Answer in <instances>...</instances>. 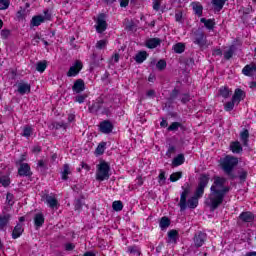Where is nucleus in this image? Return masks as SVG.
<instances>
[{
	"instance_id": "obj_1",
	"label": "nucleus",
	"mask_w": 256,
	"mask_h": 256,
	"mask_svg": "<svg viewBox=\"0 0 256 256\" xmlns=\"http://www.w3.org/2000/svg\"><path fill=\"white\" fill-rule=\"evenodd\" d=\"M227 183V178L225 177H214V182L212 186L210 187V194L206 201L208 207L212 211H215V209H219L221 205H223V201H225V196L229 191H231L230 186H225Z\"/></svg>"
},
{
	"instance_id": "obj_2",
	"label": "nucleus",
	"mask_w": 256,
	"mask_h": 256,
	"mask_svg": "<svg viewBox=\"0 0 256 256\" xmlns=\"http://www.w3.org/2000/svg\"><path fill=\"white\" fill-rule=\"evenodd\" d=\"M209 174H201L198 182V186L195 190V193L192 197H190L188 200H186V205L188 209H197L199 205V199L203 197L205 193V187L209 185Z\"/></svg>"
},
{
	"instance_id": "obj_3",
	"label": "nucleus",
	"mask_w": 256,
	"mask_h": 256,
	"mask_svg": "<svg viewBox=\"0 0 256 256\" xmlns=\"http://www.w3.org/2000/svg\"><path fill=\"white\" fill-rule=\"evenodd\" d=\"M238 164L239 159H237V157L227 155L222 159L220 166L228 177H230L231 179H237V176L233 174V169H235V167H237Z\"/></svg>"
},
{
	"instance_id": "obj_4",
	"label": "nucleus",
	"mask_w": 256,
	"mask_h": 256,
	"mask_svg": "<svg viewBox=\"0 0 256 256\" xmlns=\"http://www.w3.org/2000/svg\"><path fill=\"white\" fill-rule=\"evenodd\" d=\"M111 106H108L107 103H105V100L103 97H98L89 107L88 111L92 113L93 115H107L109 116V113H111Z\"/></svg>"
},
{
	"instance_id": "obj_5",
	"label": "nucleus",
	"mask_w": 256,
	"mask_h": 256,
	"mask_svg": "<svg viewBox=\"0 0 256 256\" xmlns=\"http://www.w3.org/2000/svg\"><path fill=\"white\" fill-rule=\"evenodd\" d=\"M182 193L180 194V202L178 203V206L180 207V211H186L187 210V197L191 195V184L189 182H186L182 187Z\"/></svg>"
},
{
	"instance_id": "obj_6",
	"label": "nucleus",
	"mask_w": 256,
	"mask_h": 256,
	"mask_svg": "<svg viewBox=\"0 0 256 256\" xmlns=\"http://www.w3.org/2000/svg\"><path fill=\"white\" fill-rule=\"evenodd\" d=\"M109 171H111V166H109V163L105 161L101 162L96 171V180L105 181L106 179H109Z\"/></svg>"
},
{
	"instance_id": "obj_7",
	"label": "nucleus",
	"mask_w": 256,
	"mask_h": 256,
	"mask_svg": "<svg viewBox=\"0 0 256 256\" xmlns=\"http://www.w3.org/2000/svg\"><path fill=\"white\" fill-rule=\"evenodd\" d=\"M192 41L195 45H198V47L202 49V47L207 45V36L203 30L197 29L192 32Z\"/></svg>"
},
{
	"instance_id": "obj_8",
	"label": "nucleus",
	"mask_w": 256,
	"mask_h": 256,
	"mask_svg": "<svg viewBox=\"0 0 256 256\" xmlns=\"http://www.w3.org/2000/svg\"><path fill=\"white\" fill-rule=\"evenodd\" d=\"M106 15L104 13L99 14L96 21V31L97 33H104L107 31V21L105 20Z\"/></svg>"
},
{
	"instance_id": "obj_9",
	"label": "nucleus",
	"mask_w": 256,
	"mask_h": 256,
	"mask_svg": "<svg viewBox=\"0 0 256 256\" xmlns=\"http://www.w3.org/2000/svg\"><path fill=\"white\" fill-rule=\"evenodd\" d=\"M83 69V63L77 60L73 66H71L67 72V77H77Z\"/></svg>"
},
{
	"instance_id": "obj_10",
	"label": "nucleus",
	"mask_w": 256,
	"mask_h": 256,
	"mask_svg": "<svg viewBox=\"0 0 256 256\" xmlns=\"http://www.w3.org/2000/svg\"><path fill=\"white\" fill-rule=\"evenodd\" d=\"M207 240V234L200 231L194 235V245L199 249V247H203L205 241Z\"/></svg>"
},
{
	"instance_id": "obj_11",
	"label": "nucleus",
	"mask_w": 256,
	"mask_h": 256,
	"mask_svg": "<svg viewBox=\"0 0 256 256\" xmlns=\"http://www.w3.org/2000/svg\"><path fill=\"white\" fill-rule=\"evenodd\" d=\"M18 175L20 177H31V175H33V172H31V166L27 163L20 164V167L18 168Z\"/></svg>"
},
{
	"instance_id": "obj_12",
	"label": "nucleus",
	"mask_w": 256,
	"mask_h": 256,
	"mask_svg": "<svg viewBox=\"0 0 256 256\" xmlns=\"http://www.w3.org/2000/svg\"><path fill=\"white\" fill-rule=\"evenodd\" d=\"M11 221V214H0V231H7V225Z\"/></svg>"
},
{
	"instance_id": "obj_13",
	"label": "nucleus",
	"mask_w": 256,
	"mask_h": 256,
	"mask_svg": "<svg viewBox=\"0 0 256 256\" xmlns=\"http://www.w3.org/2000/svg\"><path fill=\"white\" fill-rule=\"evenodd\" d=\"M239 219L243 223H252V221L255 220V214H253V212L250 211L242 212L239 215Z\"/></svg>"
},
{
	"instance_id": "obj_14",
	"label": "nucleus",
	"mask_w": 256,
	"mask_h": 256,
	"mask_svg": "<svg viewBox=\"0 0 256 256\" xmlns=\"http://www.w3.org/2000/svg\"><path fill=\"white\" fill-rule=\"evenodd\" d=\"M101 133L109 134L113 131V123L109 120H104L100 123Z\"/></svg>"
},
{
	"instance_id": "obj_15",
	"label": "nucleus",
	"mask_w": 256,
	"mask_h": 256,
	"mask_svg": "<svg viewBox=\"0 0 256 256\" xmlns=\"http://www.w3.org/2000/svg\"><path fill=\"white\" fill-rule=\"evenodd\" d=\"M85 89V81H83V79H77L74 82V85L72 86V91L74 93H83V90Z\"/></svg>"
},
{
	"instance_id": "obj_16",
	"label": "nucleus",
	"mask_w": 256,
	"mask_h": 256,
	"mask_svg": "<svg viewBox=\"0 0 256 256\" xmlns=\"http://www.w3.org/2000/svg\"><path fill=\"white\" fill-rule=\"evenodd\" d=\"M242 73H243V75H246V77H253V73H256V64L251 63V64L246 65L242 69Z\"/></svg>"
},
{
	"instance_id": "obj_17",
	"label": "nucleus",
	"mask_w": 256,
	"mask_h": 256,
	"mask_svg": "<svg viewBox=\"0 0 256 256\" xmlns=\"http://www.w3.org/2000/svg\"><path fill=\"white\" fill-rule=\"evenodd\" d=\"M233 101H236L237 105L245 99V91L241 90V88H237L232 96Z\"/></svg>"
},
{
	"instance_id": "obj_18",
	"label": "nucleus",
	"mask_w": 256,
	"mask_h": 256,
	"mask_svg": "<svg viewBox=\"0 0 256 256\" xmlns=\"http://www.w3.org/2000/svg\"><path fill=\"white\" fill-rule=\"evenodd\" d=\"M161 45V39L160 38H150L146 41V47L148 49H157Z\"/></svg>"
},
{
	"instance_id": "obj_19",
	"label": "nucleus",
	"mask_w": 256,
	"mask_h": 256,
	"mask_svg": "<svg viewBox=\"0 0 256 256\" xmlns=\"http://www.w3.org/2000/svg\"><path fill=\"white\" fill-rule=\"evenodd\" d=\"M23 231V225L18 223L13 229L12 239H19L23 235Z\"/></svg>"
},
{
	"instance_id": "obj_20",
	"label": "nucleus",
	"mask_w": 256,
	"mask_h": 256,
	"mask_svg": "<svg viewBox=\"0 0 256 256\" xmlns=\"http://www.w3.org/2000/svg\"><path fill=\"white\" fill-rule=\"evenodd\" d=\"M200 22L203 23L209 31H213L215 29V19L201 18Z\"/></svg>"
},
{
	"instance_id": "obj_21",
	"label": "nucleus",
	"mask_w": 256,
	"mask_h": 256,
	"mask_svg": "<svg viewBox=\"0 0 256 256\" xmlns=\"http://www.w3.org/2000/svg\"><path fill=\"white\" fill-rule=\"evenodd\" d=\"M41 23H45V19L41 15H36L31 19L30 27H39Z\"/></svg>"
},
{
	"instance_id": "obj_22",
	"label": "nucleus",
	"mask_w": 256,
	"mask_h": 256,
	"mask_svg": "<svg viewBox=\"0 0 256 256\" xmlns=\"http://www.w3.org/2000/svg\"><path fill=\"white\" fill-rule=\"evenodd\" d=\"M43 223H45V216L43 213H37L34 216V225L35 227H43Z\"/></svg>"
},
{
	"instance_id": "obj_23",
	"label": "nucleus",
	"mask_w": 256,
	"mask_h": 256,
	"mask_svg": "<svg viewBox=\"0 0 256 256\" xmlns=\"http://www.w3.org/2000/svg\"><path fill=\"white\" fill-rule=\"evenodd\" d=\"M85 196L81 195L80 198L75 199L74 201V209L75 211H81L83 209V206L85 205Z\"/></svg>"
},
{
	"instance_id": "obj_24",
	"label": "nucleus",
	"mask_w": 256,
	"mask_h": 256,
	"mask_svg": "<svg viewBox=\"0 0 256 256\" xmlns=\"http://www.w3.org/2000/svg\"><path fill=\"white\" fill-rule=\"evenodd\" d=\"M18 93H20V95H25V93H31V85L27 83H20L18 85Z\"/></svg>"
},
{
	"instance_id": "obj_25",
	"label": "nucleus",
	"mask_w": 256,
	"mask_h": 256,
	"mask_svg": "<svg viewBox=\"0 0 256 256\" xmlns=\"http://www.w3.org/2000/svg\"><path fill=\"white\" fill-rule=\"evenodd\" d=\"M147 57H149V54L147 53V51H140L136 54L134 59L136 63L141 64L147 59Z\"/></svg>"
},
{
	"instance_id": "obj_26",
	"label": "nucleus",
	"mask_w": 256,
	"mask_h": 256,
	"mask_svg": "<svg viewBox=\"0 0 256 256\" xmlns=\"http://www.w3.org/2000/svg\"><path fill=\"white\" fill-rule=\"evenodd\" d=\"M179 238V232L177 230H170L168 232V243H177V239Z\"/></svg>"
},
{
	"instance_id": "obj_27",
	"label": "nucleus",
	"mask_w": 256,
	"mask_h": 256,
	"mask_svg": "<svg viewBox=\"0 0 256 256\" xmlns=\"http://www.w3.org/2000/svg\"><path fill=\"white\" fill-rule=\"evenodd\" d=\"M192 9H193L195 15H198V17H201L203 15V5H201V3L193 2Z\"/></svg>"
},
{
	"instance_id": "obj_28",
	"label": "nucleus",
	"mask_w": 256,
	"mask_h": 256,
	"mask_svg": "<svg viewBox=\"0 0 256 256\" xmlns=\"http://www.w3.org/2000/svg\"><path fill=\"white\" fill-rule=\"evenodd\" d=\"M69 175H71V168L69 167V164H64L63 170L61 171L62 180L67 181V179H69Z\"/></svg>"
},
{
	"instance_id": "obj_29",
	"label": "nucleus",
	"mask_w": 256,
	"mask_h": 256,
	"mask_svg": "<svg viewBox=\"0 0 256 256\" xmlns=\"http://www.w3.org/2000/svg\"><path fill=\"white\" fill-rule=\"evenodd\" d=\"M230 150L232 151V153H242L243 147L241 146V143L239 141H235L230 144Z\"/></svg>"
},
{
	"instance_id": "obj_30",
	"label": "nucleus",
	"mask_w": 256,
	"mask_h": 256,
	"mask_svg": "<svg viewBox=\"0 0 256 256\" xmlns=\"http://www.w3.org/2000/svg\"><path fill=\"white\" fill-rule=\"evenodd\" d=\"M229 1V0H212L211 3L214 7V10L216 11H221V9H223V7H225V2Z\"/></svg>"
},
{
	"instance_id": "obj_31",
	"label": "nucleus",
	"mask_w": 256,
	"mask_h": 256,
	"mask_svg": "<svg viewBox=\"0 0 256 256\" xmlns=\"http://www.w3.org/2000/svg\"><path fill=\"white\" fill-rule=\"evenodd\" d=\"M46 203L50 209H55V207L59 205V202L56 200V198L50 195H46Z\"/></svg>"
},
{
	"instance_id": "obj_32",
	"label": "nucleus",
	"mask_w": 256,
	"mask_h": 256,
	"mask_svg": "<svg viewBox=\"0 0 256 256\" xmlns=\"http://www.w3.org/2000/svg\"><path fill=\"white\" fill-rule=\"evenodd\" d=\"M240 139L244 147H249V130H244L240 133Z\"/></svg>"
},
{
	"instance_id": "obj_33",
	"label": "nucleus",
	"mask_w": 256,
	"mask_h": 256,
	"mask_svg": "<svg viewBox=\"0 0 256 256\" xmlns=\"http://www.w3.org/2000/svg\"><path fill=\"white\" fill-rule=\"evenodd\" d=\"M185 163V155L178 154L172 161V165L174 167H179V165H183Z\"/></svg>"
},
{
	"instance_id": "obj_34",
	"label": "nucleus",
	"mask_w": 256,
	"mask_h": 256,
	"mask_svg": "<svg viewBox=\"0 0 256 256\" xmlns=\"http://www.w3.org/2000/svg\"><path fill=\"white\" fill-rule=\"evenodd\" d=\"M236 49L237 48L235 47V45H231L228 51L224 52V59H226V61H229V59H231V57H233V55L235 54Z\"/></svg>"
},
{
	"instance_id": "obj_35",
	"label": "nucleus",
	"mask_w": 256,
	"mask_h": 256,
	"mask_svg": "<svg viewBox=\"0 0 256 256\" xmlns=\"http://www.w3.org/2000/svg\"><path fill=\"white\" fill-rule=\"evenodd\" d=\"M128 253H130V255H134V256H140L141 255V249L139 248V246H129L127 248Z\"/></svg>"
},
{
	"instance_id": "obj_36",
	"label": "nucleus",
	"mask_w": 256,
	"mask_h": 256,
	"mask_svg": "<svg viewBox=\"0 0 256 256\" xmlns=\"http://www.w3.org/2000/svg\"><path fill=\"white\" fill-rule=\"evenodd\" d=\"M160 228L162 231H165L169 225H171V220H169L167 217H162L160 220Z\"/></svg>"
},
{
	"instance_id": "obj_37",
	"label": "nucleus",
	"mask_w": 256,
	"mask_h": 256,
	"mask_svg": "<svg viewBox=\"0 0 256 256\" xmlns=\"http://www.w3.org/2000/svg\"><path fill=\"white\" fill-rule=\"evenodd\" d=\"M45 69H47V61H40L36 64V71L39 73H44Z\"/></svg>"
},
{
	"instance_id": "obj_38",
	"label": "nucleus",
	"mask_w": 256,
	"mask_h": 256,
	"mask_svg": "<svg viewBox=\"0 0 256 256\" xmlns=\"http://www.w3.org/2000/svg\"><path fill=\"white\" fill-rule=\"evenodd\" d=\"M0 183L3 187H9L11 185V178L7 175L0 177Z\"/></svg>"
},
{
	"instance_id": "obj_39",
	"label": "nucleus",
	"mask_w": 256,
	"mask_h": 256,
	"mask_svg": "<svg viewBox=\"0 0 256 256\" xmlns=\"http://www.w3.org/2000/svg\"><path fill=\"white\" fill-rule=\"evenodd\" d=\"M174 53L181 54L185 51V44L177 43L173 46Z\"/></svg>"
},
{
	"instance_id": "obj_40",
	"label": "nucleus",
	"mask_w": 256,
	"mask_h": 256,
	"mask_svg": "<svg viewBox=\"0 0 256 256\" xmlns=\"http://www.w3.org/2000/svg\"><path fill=\"white\" fill-rule=\"evenodd\" d=\"M219 93H220L221 97H223L224 99H228V97L231 96V91H229V88H227V87L220 88Z\"/></svg>"
},
{
	"instance_id": "obj_41",
	"label": "nucleus",
	"mask_w": 256,
	"mask_h": 256,
	"mask_svg": "<svg viewBox=\"0 0 256 256\" xmlns=\"http://www.w3.org/2000/svg\"><path fill=\"white\" fill-rule=\"evenodd\" d=\"M183 177V172H174L170 175V181L171 183H175L176 181H179Z\"/></svg>"
},
{
	"instance_id": "obj_42",
	"label": "nucleus",
	"mask_w": 256,
	"mask_h": 256,
	"mask_svg": "<svg viewBox=\"0 0 256 256\" xmlns=\"http://www.w3.org/2000/svg\"><path fill=\"white\" fill-rule=\"evenodd\" d=\"M51 126H52V129H56V130L64 129L65 131V129H67V124L65 122H53Z\"/></svg>"
},
{
	"instance_id": "obj_43",
	"label": "nucleus",
	"mask_w": 256,
	"mask_h": 256,
	"mask_svg": "<svg viewBox=\"0 0 256 256\" xmlns=\"http://www.w3.org/2000/svg\"><path fill=\"white\" fill-rule=\"evenodd\" d=\"M112 208L114 211H123V202H121L120 200L114 201L112 203Z\"/></svg>"
},
{
	"instance_id": "obj_44",
	"label": "nucleus",
	"mask_w": 256,
	"mask_h": 256,
	"mask_svg": "<svg viewBox=\"0 0 256 256\" xmlns=\"http://www.w3.org/2000/svg\"><path fill=\"white\" fill-rule=\"evenodd\" d=\"M166 181H167V177H165V171L160 170V174L158 176L159 185H161V186L165 185Z\"/></svg>"
},
{
	"instance_id": "obj_45",
	"label": "nucleus",
	"mask_w": 256,
	"mask_h": 256,
	"mask_svg": "<svg viewBox=\"0 0 256 256\" xmlns=\"http://www.w3.org/2000/svg\"><path fill=\"white\" fill-rule=\"evenodd\" d=\"M247 171L246 170H239L238 171V178L240 179L241 183H245L247 181Z\"/></svg>"
},
{
	"instance_id": "obj_46",
	"label": "nucleus",
	"mask_w": 256,
	"mask_h": 256,
	"mask_svg": "<svg viewBox=\"0 0 256 256\" xmlns=\"http://www.w3.org/2000/svg\"><path fill=\"white\" fill-rule=\"evenodd\" d=\"M236 103H237V101L233 100V98H232L231 101H229L225 104V106H224L225 111H233Z\"/></svg>"
},
{
	"instance_id": "obj_47",
	"label": "nucleus",
	"mask_w": 256,
	"mask_h": 256,
	"mask_svg": "<svg viewBox=\"0 0 256 256\" xmlns=\"http://www.w3.org/2000/svg\"><path fill=\"white\" fill-rule=\"evenodd\" d=\"M107 144L105 142H101L96 148V155H103L105 153V146Z\"/></svg>"
},
{
	"instance_id": "obj_48",
	"label": "nucleus",
	"mask_w": 256,
	"mask_h": 256,
	"mask_svg": "<svg viewBox=\"0 0 256 256\" xmlns=\"http://www.w3.org/2000/svg\"><path fill=\"white\" fill-rule=\"evenodd\" d=\"M32 133H33V128H31V126H25L23 129L22 136L29 138L31 137Z\"/></svg>"
},
{
	"instance_id": "obj_49",
	"label": "nucleus",
	"mask_w": 256,
	"mask_h": 256,
	"mask_svg": "<svg viewBox=\"0 0 256 256\" xmlns=\"http://www.w3.org/2000/svg\"><path fill=\"white\" fill-rule=\"evenodd\" d=\"M177 97H179V89L174 88L170 93L168 101L173 102V100L176 99Z\"/></svg>"
},
{
	"instance_id": "obj_50",
	"label": "nucleus",
	"mask_w": 256,
	"mask_h": 256,
	"mask_svg": "<svg viewBox=\"0 0 256 256\" xmlns=\"http://www.w3.org/2000/svg\"><path fill=\"white\" fill-rule=\"evenodd\" d=\"M179 127H182L181 122H173L169 127L168 131H178Z\"/></svg>"
},
{
	"instance_id": "obj_51",
	"label": "nucleus",
	"mask_w": 256,
	"mask_h": 256,
	"mask_svg": "<svg viewBox=\"0 0 256 256\" xmlns=\"http://www.w3.org/2000/svg\"><path fill=\"white\" fill-rule=\"evenodd\" d=\"M156 67L159 71H163V69H165V67H167V62L165 60H159L156 64Z\"/></svg>"
},
{
	"instance_id": "obj_52",
	"label": "nucleus",
	"mask_w": 256,
	"mask_h": 256,
	"mask_svg": "<svg viewBox=\"0 0 256 256\" xmlns=\"http://www.w3.org/2000/svg\"><path fill=\"white\" fill-rule=\"evenodd\" d=\"M13 199H15V196L8 192L7 195H6V202H7V204L10 205V206H13L15 204Z\"/></svg>"
},
{
	"instance_id": "obj_53",
	"label": "nucleus",
	"mask_w": 256,
	"mask_h": 256,
	"mask_svg": "<svg viewBox=\"0 0 256 256\" xmlns=\"http://www.w3.org/2000/svg\"><path fill=\"white\" fill-rule=\"evenodd\" d=\"M175 21L177 23H183V12L182 11H177L175 13Z\"/></svg>"
},
{
	"instance_id": "obj_54",
	"label": "nucleus",
	"mask_w": 256,
	"mask_h": 256,
	"mask_svg": "<svg viewBox=\"0 0 256 256\" xmlns=\"http://www.w3.org/2000/svg\"><path fill=\"white\" fill-rule=\"evenodd\" d=\"M107 47V40H99L96 43V49H105Z\"/></svg>"
},
{
	"instance_id": "obj_55",
	"label": "nucleus",
	"mask_w": 256,
	"mask_h": 256,
	"mask_svg": "<svg viewBox=\"0 0 256 256\" xmlns=\"http://www.w3.org/2000/svg\"><path fill=\"white\" fill-rule=\"evenodd\" d=\"M87 99V95H85V94H81V95H77L76 97H75V101H76V103H85V100Z\"/></svg>"
},
{
	"instance_id": "obj_56",
	"label": "nucleus",
	"mask_w": 256,
	"mask_h": 256,
	"mask_svg": "<svg viewBox=\"0 0 256 256\" xmlns=\"http://www.w3.org/2000/svg\"><path fill=\"white\" fill-rule=\"evenodd\" d=\"M9 9V0H0V10Z\"/></svg>"
},
{
	"instance_id": "obj_57",
	"label": "nucleus",
	"mask_w": 256,
	"mask_h": 256,
	"mask_svg": "<svg viewBox=\"0 0 256 256\" xmlns=\"http://www.w3.org/2000/svg\"><path fill=\"white\" fill-rule=\"evenodd\" d=\"M191 101V95L189 93L182 94L181 103L185 105V103H189Z\"/></svg>"
},
{
	"instance_id": "obj_58",
	"label": "nucleus",
	"mask_w": 256,
	"mask_h": 256,
	"mask_svg": "<svg viewBox=\"0 0 256 256\" xmlns=\"http://www.w3.org/2000/svg\"><path fill=\"white\" fill-rule=\"evenodd\" d=\"M0 35H1L2 39H7V37H9L11 35V30L3 29L0 32Z\"/></svg>"
},
{
	"instance_id": "obj_59",
	"label": "nucleus",
	"mask_w": 256,
	"mask_h": 256,
	"mask_svg": "<svg viewBox=\"0 0 256 256\" xmlns=\"http://www.w3.org/2000/svg\"><path fill=\"white\" fill-rule=\"evenodd\" d=\"M42 17H43L44 21H51V17H52L51 11L45 10L44 16H42Z\"/></svg>"
},
{
	"instance_id": "obj_60",
	"label": "nucleus",
	"mask_w": 256,
	"mask_h": 256,
	"mask_svg": "<svg viewBox=\"0 0 256 256\" xmlns=\"http://www.w3.org/2000/svg\"><path fill=\"white\" fill-rule=\"evenodd\" d=\"M64 249H65V251H73V249H75V244H73V243H66L64 245Z\"/></svg>"
},
{
	"instance_id": "obj_61",
	"label": "nucleus",
	"mask_w": 256,
	"mask_h": 256,
	"mask_svg": "<svg viewBox=\"0 0 256 256\" xmlns=\"http://www.w3.org/2000/svg\"><path fill=\"white\" fill-rule=\"evenodd\" d=\"M175 153V146H170L166 152L167 157H171Z\"/></svg>"
},
{
	"instance_id": "obj_62",
	"label": "nucleus",
	"mask_w": 256,
	"mask_h": 256,
	"mask_svg": "<svg viewBox=\"0 0 256 256\" xmlns=\"http://www.w3.org/2000/svg\"><path fill=\"white\" fill-rule=\"evenodd\" d=\"M127 21H128V25H126V29L128 31H133V27H135V22H133V20H131L130 22H129V20H127Z\"/></svg>"
},
{
	"instance_id": "obj_63",
	"label": "nucleus",
	"mask_w": 256,
	"mask_h": 256,
	"mask_svg": "<svg viewBox=\"0 0 256 256\" xmlns=\"http://www.w3.org/2000/svg\"><path fill=\"white\" fill-rule=\"evenodd\" d=\"M41 39H42L41 37H39L38 35H36V36L32 39V45H39Z\"/></svg>"
},
{
	"instance_id": "obj_64",
	"label": "nucleus",
	"mask_w": 256,
	"mask_h": 256,
	"mask_svg": "<svg viewBox=\"0 0 256 256\" xmlns=\"http://www.w3.org/2000/svg\"><path fill=\"white\" fill-rule=\"evenodd\" d=\"M120 7H129V0H119Z\"/></svg>"
}]
</instances>
